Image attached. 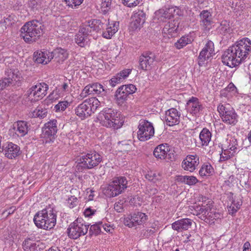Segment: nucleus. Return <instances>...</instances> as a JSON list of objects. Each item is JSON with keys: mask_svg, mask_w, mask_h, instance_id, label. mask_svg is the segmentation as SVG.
<instances>
[{"mask_svg": "<svg viewBox=\"0 0 251 251\" xmlns=\"http://www.w3.org/2000/svg\"><path fill=\"white\" fill-rule=\"evenodd\" d=\"M33 221L38 228L50 229L56 225V212L50 206L46 207L35 215Z\"/></svg>", "mask_w": 251, "mask_h": 251, "instance_id": "nucleus-1", "label": "nucleus"}, {"mask_svg": "<svg viewBox=\"0 0 251 251\" xmlns=\"http://www.w3.org/2000/svg\"><path fill=\"white\" fill-rule=\"evenodd\" d=\"M68 56L67 50L59 48L52 51L44 50L43 51H36L34 52L33 59L35 63H49L52 60L56 63H60L64 61Z\"/></svg>", "mask_w": 251, "mask_h": 251, "instance_id": "nucleus-2", "label": "nucleus"}, {"mask_svg": "<svg viewBox=\"0 0 251 251\" xmlns=\"http://www.w3.org/2000/svg\"><path fill=\"white\" fill-rule=\"evenodd\" d=\"M98 120L101 126L115 129L120 128L123 124L119 114L113 109L105 108L98 114Z\"/></svg>", "mask_w": 251, "mask_h": 251, "instance_id": "nucleus-3", "label": "nucleus"}, {"mask_svg": "<svg viewBox=\"0 0 251 251\" xmlns=\"http://www.w3.org/2000/svg\"><path fill=\"white\" fill-rule=\"evenodd\" d=\"M102 160V157L96 151H87L82 153L77 167L78 170H89L97 166Z\"/></svg>", "mask_w": 251, "mask_h": 251, "instance_id": "nucleus-4", "label": "nucleus"}, {"mask_svg": "<svg viewBox=\"0 0 251 251\" xmlns=\"http://www.w3.org/2000/svg\"><path fill=\"white\" fill-rule=\"evenodd\" d=\"M100 104V101L96 98L86 99L75 108V113L81 120L85 119L94 113Z\"/></svg>", "mask_w": 251, "mask_h": 251, "instance_id": "nucleus-5", "label": "nucleus"}, {"mask_svg": "<svg viewBox=\"0 0 251 251\" xmlns=\"http://www.w3.org/2000/svg\"><path fill=\"white\" fill-rule=\"evenodd\" d=\"M41 24L37 21L33 20L26 23L21 29V34L25 42L35 40L41 32Z\"/></svg>", "mask_w": 251, "mask_h": 251, "instance_id": "nucleus-6", "label": "nucleus"}, {"mask_svg": "<svg viewBox=\"0 0 251 251\" xmlns=\"http://www.w3.org/2000/svg\"><path fill=\"white\" fill-rule=\"evenodd\" d=\"M5 74L6 77L0 80V91L11 86H19L21 84L23 78L18 70L7 68Z\"/></svg>", "mask_w": 251, "mask_h": 251, "instance_id": "nucleus-7", "label": "nucleus"}, {"mask_svg": "<svg viewBox=\"0 0 251 251\" xmlns=\"http://www.w3.org/2000/svg\"><path fill=\"white\" fill-rule=\"evenodd\" d=\"M232 46L237 58V63H241L245 61L251 51V41L248 38H244L237 41Z\"/></svg>", "mask_w": 251, "mask_h": 251, "instance_id": "nucleus-8", "label": "nucleus"}, {"mask_svg": "<svg viewBox=\"0 0 251 251\" xmlns=\"http://www.w3.org/2000/svg\"><path fill=\"white\" fill-rule=\"evenodd\" d=\"M222 121L228 125H235L238 122V115L228 104H220L217 107Z\"/></svg>", "mask_w": 251, "mask_h": 251, "instance_id": "nucleus-9", "label": "nucleus"}, {"mask_svg": "<svg viewBox=\"0 0 251 251\" xmlns=\"http://www.w3.org/2000/svg\"><path fill=\"white\" fill-rule=\"evenodd\" d=\"M89 225L86 224L81 219H77L70 225L67 229L68 236L72 239H76L85 235L88 230Z\"/></svg>", "mask_w": 251, "mask_h": 251, "instance_id": "nucleus-10", "label": "nucleus"}, {"mask_svg": "<svg viewBox=\"0 0 251 251\" xmlns=\"http://www.w3.org/2000/svg\"><path fill=\"white\" fill-rule=\"evenodd\" d=\"M137 137L140 141H146L151 138L154 134V129L151 123L144 119L139 121Z\"/></svg>", "mask_w": 251, "mask_h": 251, "instance_id": "nucleus-11", "label": "nucleus"}, {"mask_svg": "<svg viewBox=\"0 0 251 251\" xmlns=\"http://www.w3.org/2000/svg\"><path fill=\"white\" fill-rule=\"evenodd\" d=\"M48 88V85L44 82L37 83L27 90L25 95L29 100H32L33 97L35 100H37L46 95Z\"/></svg>", "mask_w": 251, "mask_h": 251, "instance_id": "nucleus-12", "label": "nucleus"}, {"mask_svg": "<svg viewBox=\"0 0 251 251\" xmlns=\"http://www.w3.org/2000/svg\"><path fill=\"white\" fill-rule=\"evenodd\" d=\"M57 121L53 119L50 120L44 125L42 128V136L47 139L46 142H52L55 139L58 130L57 127Z\"/></svg>", "mask_w": 251, "mask_h": 251, "instance_id": "nucleus-13", "label": "nucleus"}, {"mask_svg": "<svg viewBox=\"0 0 251 251\" xmlns=\"http://www.w3.org/2000/svg\"><path fill=\"white\" fill-rule=\"evenodd\" d=\"M1 152H3L5 156L10 159H15L22 152L19 146L12 142H7L4 144L2 147Z\"/></svg>", "mask_w": 251, "mask_h": 251, "instance_id": "nucleus-14", "label": "nucleus"}, {"mask_svg": "<svg viewBox=\"0 0 251 251\" xmlns=\"http://www.w3.org/2000/svg\"><path fill=\"white\" fill-rule=\"evenodd\" d=\"M103 24L98 19H92L87 22L83 26L80 28V32L88 35L92 31L98 32L103 28Z\"/></svg>", "mask_w": 251, "mask_h": 251, "instance_id": "nucleus-15", "label": "nucleus"}, {"mask_svg": "<svg viewBox=\"0 0 251 251\" xmlns=\"http://www.w3.org/2000/svg\"><path fill=\"white\" fill-rule=\"evenodd\" d=\"M214 55V44L212 41H209L200 52L199 61L201 62L211 61V57H212Z\"/></svg>", "mask_w": 251, "mask_h": 251, "instance_id": "nucleus-16", "label": "nucleus"}, {"mask_svg": "<svg viewBox=\"0 0 251 251\" xmlns=\"http://www.w3.org/2000/svg\"><path fill=\"white\" fill-rule=\"evenodd\" d=\"M130 27L133 30H139L145 22L146 14L142 10H138L132 16Z\"/></svg>", "mask_w": 251, "mask_h": 251, "instance_id": "nucleus-17", "label": "nucleus"}, {"mask_svg": "<svg viewBox=\"0 0 251 251\" xmlns=\"http://www.w3.org/2000/svg\"><path fill=\"white\" fill-rule=\"evenodd\" d=\"M199 157L195 155H189L182 162V167L186 171L192 172L199 164Z\"/></svg>", "mask_w": 251, "mask_h": 251, "instance_id": "nucleus-18", "label": "nucleus"}, {"mask_svg": "<svg viewBox=\"0 0 251 251\" xmlns=\"http://www.w3.org/2000/svg\"><path fill=\"white\" fill-rule=\"evenodd\" d=\"M180 113L176 108H171L166 112L165 121L169 126L177 125L179 123Z\"/></svg>", "mask_w": 251, "mask_h": 251, "instance_id": "nucleus-19", "label": "nucleus"}, {"mask_svg": "<svg viewBox=\"0 0 251 251\" xmlns=\"http://www.w3.org/2000/svg\"><path fill=\"white\" fill-rule=\"evenodd\" d=\"M201 25L205 30H209L212 27L213 23L211 13L208 10H202L200 14Z\"/></svg>", "mask_w": 251, "mask_h": 251, "instance_id": "nucleus-20", "label": "nucleus"}, {"mask_svg": "<svg viewBox=\"0 0 251 251\" xmlns=\"http://www.w3.org/2000/svg\"><path fill=\"white\" fill-rule=\"evenodd\" d=\"M192 224V220L188 218H184L178 220L172 224V228L180 232L182 230H188L191 227Z\"/></svg>", "mask_w": 251, "mask_h": 251, "instance_id": "nucleus-21", "label": "nucleus"}, {"mask_svg": "<svg viewBox=\"0 0 251 251\" xmlns=\"http://www.w3.org/2000/svg\"><path fill=\"white\" fill-rule=\"evenodd\" d=\"M116 182L114 181L110 182L107 186L103 189V193L107 197L111 198L114 197L122 192V189L118 184H116Z\"/></svg>", "mask_w": 251, "mask_h": 251, "instance_id": "nucleus-22", "label": "nucleus"}, {"mask_svg": "<svg viewBox=\"0 0 251 251\" xmlns=\"http://www.w3.org/2000/svg\"><path fill=\"white\" fill-rule=\"evenodd\" d=\"M187 107L189 112L193 114H196L201 111L203 107L197 98L192 97L187 102Z\"/></svg>", "mask_w": 251, "mask_h": 251, "instance_id": "nucleus-23", "label": "nucleus"}, {"mask_svg": "<svg viewBox=\"0 0 251 251\" xmlns=\"http://www.w3.org/2000/svg\"><path fill=\"white\" fill-rule=\"evenodd\" d=\"M178 28L177 22L173 20L167 22L164 25L162 30V33L164 37L170 38L173 36V34L175 33Z\"/></svg>", "mask_w": 251, "mask_h": 251, "instance_id": "nucleus-24", "label": "nucleus"}, {"mask_svg": "<svg viewBox=\"0 0 251 251\" xmlns=\"http://www.w3.org/2000/svg\"><path fill=\"white\" fill-rule=\"evenodd\" d=\"M15 133L19 137H23L29 130L28 123L24 121H18L14 125Z\"/></svg>", "mask_w": 251, "mask_h": 251, "instance_id": "nucleus-25", "label": "nucleus"}, {"mask_svg": "<svg viewBox=\"0 0 251 251\" xmlns=\"http://www.w3.org/2000/svg\"><path fill=\"white\" fill-rule=\"evenodd\" d=\"M40 242L35 241L33 238H27L23 243V249L25 251H40Z\"/></svg>", "mask_w": 251, "mask_h": 251, "instance_id": "nucleus-26", "label": "nucleus"}, {"mask_svg": "<svg viewBox=\"0 0 251 251\" xmlns=\"http://www.w3.org/2000/svg\"><path fill=\"white\" fill-rule=\"evenodd\" d=\"M170 148L167 144H161L156 147L153 151L154 156L160 159H164L167 157Z\"/></svg>", "mask_w": 251, "mask_h": 251, "instance_id": "nucleus-27", "label": "nucleus"}, {"mask_svg": "<svg viewBox=\"0 0 251 251\" xmlns=\"http://www.w3.org/2000/svg\"><path fill=\"white\" fill-rule=\"evenodd\" d=\"M119 26V22L112 21L109 23L107 27L103 32V37L106 39H110L112 36L118 31Z\"/></svg>", "mask_w": 251, "mask_h": 251, "instance_id": "nucleus-28", "label": "nucleus"}, {"mask_svg": "<svg viewBox=\"0 0 251 251\" xmlns=\"http://www.w3.org/2000/svg\"><path fill=\"white\" fill-rule=\"evenodd\" d=\"M199 138L201 146H207L211 141V133L208 129L204 128L200 132Z\"/></svg>", "mask_w": 251, "mask_h": 251, "instance_id": "nucleus-29", "label": "nucleus"}, {"mask_svg": "<svg viewBox=\"0 0 251 251\" xmlns=\"http://www.w3.org/2000/svg\"><path fill=\"white\" fill-rule=\"evenodd\" d=\"M237 57L233 51V46L229 47L225 51L222 55V63H228L229 61H235L237 63Z\"/></svg>", "mask_w": 251, "mask_h": 251, "instance_id": "nucleus-30", "label": "nucleus"}, {"mask_svg": "<svg viewBox=\"0 0 251 251\" xmlns=\"http://www.w3.org/2000/svg\"><path fill=\"white\" fill-rule=\"evenodd\" d=\"M217 30L218 32L222 35L229 34L232 31L229 22L226 20L221 22Z\"/></svg>", "mask_w": 251, "mask_h": 251, "instance_id": "nucleus-31", "label": "nucleus"}, {"mask_svg": "<svg viewBox=\"0 0 251 251\" xmlns=\"http://www.w3.org/2000/svg\"><path fill=\"white\" fill-rule=\"evenodd\" d=\"M154 53L151 51L144 52L139 57V63H153L157 61Z\"/></svg>", "mask_w": 251, "mask_h": 251, "instance_id": "nucleus-32", "label": "nucleus"}, {"mask_svg": "<svg viewBox=\"0 0 251 251\" xmlns=\"http://www.w3.org/2000/svg\"><path fill=\"white\" fill-rule=\"evenodd\" d=\"M132 216L135 226L142 225L147 220V216L145 213L141 212L134 213Z\"/></svg>", "mask_w": 251, "mask_h": 251, "instance_id": "nucleus-33", "label": "nucleus"}, {"mask_svg": "<svg viewBox=\"0 0 251 251\" xmlns=\"http://www.w3.org/2000/svg\"><path fill=\"white\" fill-rule=\"evenodd\" d=\"M222 152L220 154V161H225L229 159L231 156L234 155L235 153L233 151H231L230 149L225 148V145H222Z\"/></svg>", "mask_w": 251, "mask_h": 251, "instance_id": "nucleus-34", "label": "nucleus"}, {"mask_svg": "<svg viewBox=\"0 0 251 251\" xmlns=\"http://www.w3.org/2000/svg\"><path fill=\"white\" fill-rule=\"evenodd\" d=\"M175 11L173 8L168 9L160 10L159 13L161 14L160 21L167 22V20H171L173 17V12Z\"/></svg>", "mask_w": 251, "mask_h": 251, "instance_id": "nucleus-35", "label": "nucleus"}, {"mask_svg": "<svg viewBox=\"0 0 251 251\" xmlns=\"http://www.w3.org/2000/svg\"><path fill=\"white\" fill-rule=\"evenodd\" d=\"M101 226H102V222H99L92 225L90 227L89 235L97 236L100 234L101 232Z\"/></svg>", "mask_w": 251, "mask_h": 251, "instance_id": "nucleus-36", "label": "nucleus"}, {"mask_svg": "<svg viewBox=\"0 0 251 251\" xmlns=\"http://www.w3.org/2000/svg\"><path fill=\"white\" fill-rule=\"evenodd\" d=\"M47 110L42 108L41 106H38L32 113V116L35 118L42 119L47 116Z\"/></svg>", "mask_w": 251, "mask_h": 251, "instance_id": "nucleus-37", "label": "nucleus"}, {"mask_svg": "<svg viewBox=\"0 0 251 251\" xmlns=\"http://www.w3.org/2000/svg\"><path fill=\"white\" fill-rule=\"evenodd\" d=\"M213 170V167L210 164H204L200 169L199 174L201 176H209L212 173Z\"/></svg>", "mask_w": 251, "mask_h": 251, "instance_id": "nucleus-38", "label": "nucleus"}, {"mask_svg": "<svg viewBox=\"0 0 251 251\" xmlns=\"http://www.w3.org/2000/svg\"><path fill=\"white\" fill-rule=\"evenodd\" d=\"M225 145V148L230 149L231 151L236 152L237 150V142L234 138H231L229 140H226Z\"/></svg>", "mask_w": 251, "mask_h": 251, "instance_id": "nucleus-39", "label": "nucleus"}, {"mask_svg": "<svg viewBox=\"0 0 251 251\" xmlns=\"http://www.w3.org/2000/svg\"><path fill=\"white\" fill-rule=\"evenodd\" d=\"M191 43V39L188 36H183L180 38L175 44V47L180 49Z\"/></svg>", "mask_w": 251, "mask_h": 251, "instance_id": "nucleus-40", "label": "nucleus"}, {"mask_svg": "<svg viewBox=\"0 0 251 251\" xmlns=\"http://www.w3.org/2000/svg\"><path fill=\"white\" fill-rule=\"evenodd\" d=\"M117 102L119 105H122L127 100L128 95H126L123 93V91H119L117 90L115 95Z\"/></svg>", "mask_w": 251, "mask_h": 251, "instance_id": "nucleus-41", "label": "nucleus"}, {"mask_svg": "<svg viewBox=\"0 0 251 251\" xmlns=\"http://www.w3.org/2000/svg\"><path fill=\"white\" fill-rule=\"evenodd\" d=\"M69 105V102L66 100L61 101L54 106L53 110L56 112H63L65 110Z\"/></svg>", "mask_w": 251, "mask_h": 251, "instance_id": "nucleus-42", "label": "nucleus"}, {"mask_svg": "<svg viewBox=\"0 0 251 251\" xmlns=\"http://www.w3.org/2000/svg\"><path fill=\"white\" fill-rule=\"evenodd\" d=\"M81 31H79V33L75 35V42L81 47H83L85 46V43L86 41V38L87 35H84L82 32H80Z\"/></svg>", "mask_w": 251, "mask_h": 251, "instance_id": "nucleus-43", "label": "nucleus"}, {"mask_svg": "<svg viewBox=\"0 0 251 251\" xmlns=\"http://www.w3.org/2000/svg\"><path fill=\"white\" fill-rule=\"evenodd\" d=\"M114 182H116V184H118L117 186H120L123 191L124 189L127 188V181L126 177L124 176H119L115 178L113 180Z\"/></svg>", "mask_w": 251, "mask_h": 251, "instance_id": "nucleus-44", "label": "nucleus"}, {"mask_svg": "<svg viewBox=\"0 0 251 251\" xmlns=\"http://www.w3.org/2000/svg\"><path fill=\"white\" fill-rule=\"evenodd\" d=\"M146 178L149 181L155 182L156 181L161 179V176L159 173L153 171H150L146 175Z\"/></svg>", "mask_w": 251, "mask_h": 251, "instance_id": "nucleus-45", "label": "nucleus"}, {"mask_svg": "<svg viewBox=\"0 0 251 251\" xmlns=\"http://www.w3.org/2000/svg\"><path fill=\"white\" fill-rule=\"evenodd\" d=\"M212 206V203L209 202L205 205H202V206L198 209L197 215L201 214L207 215L209 214V212L211 211Z\"/></svg>", "mask_w": 251, "mask_h": 251, "instance_id": "nucleus-46", "label": "nucleus"}, {"mask_svg": "<svg viewBox=\"0 0 251 251\" xmlns=\"http://www.w3.org/2000/svg\"><path fill=\"white\" fill-rule=\"evenodd\" d=\"M111 0H101V9L104 14H106L111 7Z\"/></svg>", "mask_w": 251, "mask_h": 251, "instance_id": "nucleus-47", "label": "nucleus"}, {"mask_svg": "<svg viewBox=\"0 0 251 251\" xmlns=\"http://www.w3.org/2000/svg\"><path fill=\"white\" fill-rule=\"evenodd\" d=\"M142 0H122V3L128 7H134L138 5Z\"/></svg>", "mask_w": 251, "mask_h": 251, "instance_id": "nucleus-48", "label": "nucleus"}, {"mask_svg": "<svg viewBox=\"0 0 251 251\" xmlns=\"http://www.w3.org/2000/svg\"><path fill=\"white\" fill-rule=\"evenodd\" d=\"M29 7L31 8L33 11L37 10L40 7L41 5V0H28L27 3Z\"/></svg>", "mask_w": 251, "mask_h": 251, "instance_id": "nucleus-49", "label": "nucleus"}, {"mask_svg": "<svg viewBox=\"0 0 251 251\" xmlns=\"http://www.w3.org/2000/svg\"><path fill=\"white\" fill-rule=\"evenodd\" d=\"M92 87V91H93L94 94H100L104 91L103 86L99 83H94L91 84Z\"/></svg>", "mask_w": 251, "mask_h": 251, "instance_id": "nucleus-50", "label": "nucleus"}, {"mask_svg": "<svg viewBox=\"0 0 251 251\" xmlns=\"http://www.w3.org/2000/svg\"><path fill=\"white\" fill-rule=\"evenodd\" d=\"M91 84L86 86L81 92L80 96L81 98H84L89 95H94L93 91H92Z\"/></svg>", "mask_w": 251, "mask_h": 251, "instance_id": "nucleus-51", "label": "nucleus"}, {"mask_svg": "<svg viewBox=\"0 0 251 251\" xmlns=\"http://www.w3.org/2000/svg\"><path fill=\"white\" fill-rule=\"evenodd\" d=\"M67 203L70 208H73L78 204V200L76 197L72 196L67 200Z\"/></svg>", "mask_w": 251, "mask_h": 251, "instance_id": "nucleus-52", "label": "nucleus"}, {"mask_svg": "<svg viewBox=\"0 0 251 251\" xmlns=\"http://www.w3.org/2000/svg\"><path fill=\"white\" fill-rule=\"evenodd\" d=\"M122 81L123 80L121 79V77L117 74L109 80V84L112 87H114L117 84L121 83Z\"/></svg>", "mask_w": 251, "mask_h": 251, "instance_id": "nucleus-53", "label": "nucleus"}, {"mask_svg": "<svg viewBox=\"0 0 251 251\" xmlns=\"http://www.w3.org/2000/svg\"><path fill=\"white\" fill-rule=\"evenodd\" d=\"M198 182V180L195 176H186L185 184L193 185L196 184Z\"/></svg>", "mask_w": 251, "mask_h": 251, "instance_id": "nucleus-54", "label": "nucleus"}, {"mask_svg": "<svg viewBox=\"0 0 251 251\" xmlns=\"http://www.w3.org/2000/svg\"><path fill=\"white\" fill-rule=\"evenodd\" d=\"M66 4L71 7H76L82 3L83 0H64Z\"/></svg>", "mask_w": 251, "mask_h": 251, "instance_id": "nucleus-55", "label": "nucleus"}, {"mask_svg": "<svg viewBox=\"0 0 251 251\" xmlns=\"http://www.w3.org/2000/svg\"><path fill=\"white\" fill-rule=\"evenodd\" d=\"M124 223L125 226H128L129 227H132L134 226V222L132 220V215H129L124 219Z\"/></svg>", "mask_w": 251, "mask_h": 251, "instance_id": "nucleus-56", "label": "nucleus"}, {"mask_svg": "<svg viewBox=\"0 0 251 251\" xmlns=\"http://www.w3.org/2000/svg\"><path fill=\"white\" fill-rule=\"evenodd\" d=\"M131 69H125L120 71V72L117 74L120 77H121V79L123 80L129 75L131 73Z\"/></svg>", "mask_w": 251, "mask_h": 251, "instance_id": "nucleus-57", "label": "nucleus"}, {"mask_svg": "<svg viewBox=\"0 0 251 251\" xmlns=\"http://www.w3.org/2000/svg\"><path fill=\"white\" fill-rule=\"evenodd\" d=\"M11 19L12 17L11 16H8V17L4 18V19L0 22V25H1V26H5L6 28V26H8L12 24Z\"/></svg>", "mask_w": 251, "mask_h": 251, "instance_id": "nucleus-58", "label": "nucleus"}, {"mask_svg": "<svg viewBox=\"0 0 251 251\" xmlns=\"http://www.w3.org/2000/svg\"><path fill=\"white\" fill-rule=\"evenodd\" d=\"M230 195H231L229 198V201H231V204L233 205L237 209H239L240 208V206L242 205V202L240 201H236L233 198V194L230 193Z\"/></svg>", "mask_w": 251, "mask_h": 251, "instance_id": "nucleus-59", "label": "nucleus"}, {"mask_svg": "<svg viewBox=\"0 0 251 251\" xmlns=\"http://www.w3.org/2000/svg\"><path fill=\"white\" fill-rule=\"evenodd\" d=\"M126 91L128 96L134 93L136 90V87L133 84L126 85Z\"/></svg>", "mask_w": 251, "mask_h": 251, "instance_id": "nucleus-60", "label": "nucleus"}, {"mask_svg": "<svg viewBox=\"0 0 251 251\" xmlns=\"http://www.w3.org/2000/svg\"><path fill=\"white\" fill-rule=\"evenodd\" d=\"M96 212V210L94 209H91L90 207H88L85 209L84 214L85 217H90L91 216L93 215Z\"/></svg>", "mask_w": 251, "mask_h": 251, "instance_id": "nucleus-61", "label": "nucleus"}, {"mask_svg": "<svg viewBox=\"0 0 251 251\" xmlns=\"http://www.w3.org/2000/svg\"><path fill=\"white\" fill-rule=\"evenodd\" d=\"M155 228H148L143 233V236L146 237H150L155 232Z\"/></svg>", "mask_w": 251, "mask_h": 251, "instance_id": "nucleus-62", "label": "nucleus"}, {"mask_svg": "<svg viewBox=\"0 0 251 251\" xmlns=\"http://www.w3.org/2000/svg\"><path fill=\"white\" fill-rule=\"evenodd\" d=\"M227 209L229 214L233 215L235 214L238 209H237L232 204L227 206Z\"/></svg>", "mask_w": 251, "mask_h": 251, "instance_id": "nucleus-63", "label": "nucleus"}, {"mask_svg": "<svg viewBox=\"0 0 251 251\" xmlns=\"http://www.w3.org/2000/svg\"><path fill=\"white\" fill-rule=\"evenodd\" d=\"M70 81H71L70 80H69V83L68 82H64L61 85V89L62 92H69V85H71Z\"/></svg>", "mask_w": 251, "mask_h": 251, "instance_id": "nucleus-64", "label": "nucleus"}]
</instances>
